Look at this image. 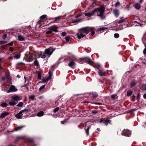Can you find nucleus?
<instances>
[{"instance_id":"f257e3e1","label":"nucleus","mask_w":146,"mask_h":146,"mask_svg":"<svg viewBox=\"0 0 146 146\" xmlns=\"http://www.w3.org/2000/svg\"><path fill=\"white\" fill-rule=\"evenodd\" d=\"M94 10L95 11V14L96 12L97 15L100 16L102 19L105 18V16L103 14L105 11L104 7L102 5L99 8L95 9Z\"/></svg>"},{"instance_id":"f03ea898","label":"nucleus","mask_w":146,"mask_h":146,"mask_svg":"<svg viewBox=\"0 0 146 146\" xmlns=\"http://www.w3.org/2000/svg\"><path fill=\"white\" fill-rule=\"evenodd\" d=\"M54 50V49L52 48L46 49L44 52L40 55L39 57L44 58L46 57V55L47 54L48 55V57H49Z\"/></svg>"},{"instance_id":"7ed1b4c3","label":"nucleus","mask_w":146,"mask_h":146,"mask_svg":"<svg viewBox=\"0 0 146 146\" xmlns=\"http://www.w3.org/2000/svg\"><path fill=\"white\" fill-rule=\"evenodd\" d=\"M38 53L36 52H30L29 54L26 53L25 54V56L28 61H32L33 59L37 57Z\"/></svg>"},{"instance_id":"20e7f679","label":"nucleus","mask_w":146,"mask_h":146,"mask_svg":"<svg viewBox=\"0 0 146 146\" xmlns=\"http://www.w3.org/2000/svg\"><path fill=\"white\" fill-rule=\"evenodd\" d=\"M76 61H77L78 62L81 64H82L85 62L88 63V64L90 65H91L93 63V61L90 58L88 57L80 58L78 60L76 59Z\"/></svg>"},{"instance_id":"39448f33","label":"nucleus","mask_w":146,"mask_h":146,"mask_svg":"<svg viewBox=\"0 0 146 146\" xmlns=\"http://www.w3.org/2000/svg\"><path fill=\"white\" fill-rule=\"evenodd\" d=\"M17 91L18 89L14 85H12L10 86L8 89L5 90H4V91L6 92L7 93H9L16 92Z\"/></svg>"},{"instance_id":"423d86ee","label":"nucleus","mask_w":146,"mask_h":146,"mask_svg":"<svg viewBox=\"0 0 146 146\" xmlns=\"http://www.w3.org/2000/svg\"><path fill=\"white\" fill-rule=\"evenodd\" d=\"M131 132L127 129H124L121 132V134L125 136L130 137L131 135Z\"/></svg>"},{"instance_id":"0eeeda50","label":"nucleus","mask_w":146,"mask_h":146,"mask_svg":"<svg viewBox=\"0 0 146 146\" xmlns=\"http://www.w3.org/2000/svg\"><path fill=\"white\" fill-rule=\"evenodd\" d=\"M80 31L86 35L88 34L90 31L89 27H86L81 28L79 30Z\"/></svg>"},{"instance_id":"6e6552de","label":"nucleus","mask_w":146,"mask_h":146,"mask_svg":"<svg viewBox=\"0 0 146 146\" xmlns=\"http://www.w3.org/2000/svg\"><path fill=\"white\" fill-rule=\"evenodd\" d=\"M76 59L75 58L71 60L68 64V66L72 68H74L75 67L76 64L74 61H76Z\"/></svg>"},{"instance_id":"1a4fd4ad","label":"nucleus","mask_w":146,"mask_h":146,"mask_svg":"<svg viewBox=\"0 0 146 146\" xmlns=\"http://www.w3.org/2000/svg\"><path fill=\"white\" fill-rule=\"evenodd\" d=\"M100 121V122H103L106 125H108V123H110L111 121L110 120H109L107 118H104L101 119Z\"/></svg>"},{"instance_id":"9d476101","label":"nucleus","mask_w":146,"mask_h":146,"mask_svg":"<svg viewBox=\"0 0 146 146\" xmlns=\"http://www.w3.org/2000/svg\"><path fill=\"white\" fill-rule=\"evenodd\" d=\"M76 35L78 38L80 39L84 37L86 35L79 31V32L76 34Z\"/></svg>"},{"instance_id":"9b49d317","label":"nucleus","mask_w":146,"mask_h":146,"mask_svg":"<svg viewBox=\"0 0 146 146\" xmlns=\"http://www.w3.org/2000/svg\"><path fill=\"white\" fill-rule=\"evenodd\" d=\"M49 75L48 77L45 78H43L42 79V82H47L50 79L52 78V74L51 73H50V71H49Z\"/></svg>"},{"instance_id":"f8f14e48","label":"nucleus","mask_w":146,"mask_h":146,"mask_svg":"<svg viewBox=\"0 0 146 146\" xmlns=\"http://www.w3.org/2000/svg\"><path fill=\"white\" fill-rule=\"evenodd\" d=\"M11 98L12 99L14 100L16 102L18 101H19L21 99L20 96L16 95L12 96Z\"/></svg>"},{"instance_id":"ddd939ff","label":"nucleus","mask_w":146,"mask_h":146,"mask_svg":"<svg viewBox=\"0 0 146 146\" xmlns=\"http://www.w3.org/2000/svg\"><path fill=\"white\" fill-rule=\"evenodd\" d=\"M48 29L49 30H51L52 32L53 31L57 32L58 31L57 30L58 27L56 26H52L49 27Z\"/></svg>"},{"instance_id":"4468645a","label":"nucleus","mask_w":146,"mask_h":146,"mask_svg":"<svg viewBox=\"0 0 146 146\" xmlns=\"http://www.w3.org/2000/svg\"><path fill=\"white\" fill-rule=\"evenodd\" d=\"M85 15L86 16H88V17H90L92 16L95 15V11L93 10L91 12L85 13Z\"/></svg>"},{"instance_id":"2eb2a0df","label":"nucleus","mask_w":146,"mask_h":146,"mask_svg":"<svg viewBox=\"0 0 146 146\" xmlns=\"http://www.w3.org/2000/svg\"><path fill=\"white\" fill-rule=\"evenodd\" d=\"M23 113L21 111L18 114L15 115V117L18 119H21L22 118V116L23 115Z\"/></svg>"},{"instance_id":"dca6fc26","label":"nucleus","mask_w":146,"mask_h":146,"mask_svg":"<svg viewBox=\"0 0 146 146\" xmlns=\"http://www.w3.org/2000/svg\"><path fill=\"white\" fill-rule=\"evenodd\" d=\"M9 104L10 105L13 106L16 105L17 102L14 100L12 99L9 102Z\"/></svg>"},{"instance_id":"f3484780","label":"nucleus","mask_w":146,"mask_h":146,"mask_svg":"<svg viewBox=\"0 0 146 146\" xmlns=\"http://www.w3.org/2000/svg\"><path fill=\"white\" fill-rule=\"evenodd\" d=\"M18 39L19 40L21 41H24L25 40V37L20 35H18Z\"/></svg>"},{"instance_id":"a211bd4d","label":"nucleus","mask_w":146,"mask_h":146,"mask_svg":"<svg viewBox=\"0 0 146 146\" xmlns=\"http://www.w3.org/2000/svg\"><path fill=\"white\" fill-rule=\"evenodd\" d=\"M9 114V113L8 112H5L2 113L0 117V118H3L5 116Z\"/></svg>"},{"instance_id":"6ab92c4d","label":"nucleus","mask_w":146,"mask_h":146,"mask_svg":"<svg viewBox=\"0 0 146 146\" xmlns=\"http://www.w3.org/2000/svg\"><path fill=\"white\" fill-rule=\"evenodd\" d=\"M113 12L115 17H117L119 15V12L118 10L116 9L114 10H113Z\"/></svg>"},{"instance_id":"aec40b11","label":"nucleus","mask_w":146,"mask_h":146,"mask_svg":"<svg viewBox=\"0 0 146 146\" xmlns=\"http://www.w3.org/2000/svg\"><path fill=\"white\" fill-rule=\"evenodd\" d=\"M44 114V112L43 111H41L38 113L36 114V115L37 116L40 117L42 116Z\"/></svg>"},{"instance_id":"412c9836","label":"nucleus","mask_w":146,"mask_h":146,"mask_svg":"<svg viewBox=\"0 0 146 146\" xmlns=\"http://www.w3.org/2000/svg\"><path fill=\"white\" fill-rule=\"evenodd\" d=\"M135 7L137 9H139L141 7V5L139 3H136L135 4Z\"/></svg>"},{"instance_id":"4be33fe9","label":"nucleus","mask_w":146,"mask_h":146,"mask_svg":"<svg viewBox=\"0 0 146 146\" xmlns=\"http://www.w3.org/2000/svg\"><path fill=\"white\" fill-rule=\"evenodd\" d=\"M111 98L113 100H115L117 98V96L116 94L112 95L111 96Z\"/></svg>"},{"instance_id":"5701e85b","label":"nucleus","mask_w":146,"mask_h":146,"mask_svg":"<svg viewBox=\"0 0 146 146\" xmlns=\"http://www.w3.org/2000/svg\"><path fill=\"white\" fill-rule=\"evenodd\" d=\"M90 128V126L88 127L87 128L85 127V129L86 131V132L87 135L89 134V130Z\"/></svg>"},{"instance_id":"b1692460","label":"nucleus","mask_w":146,"mask_h":146,"mask_svg":"<svg viewBox=\"0 0 146 146\" xmlns=\"http://www.w3.org/2000/svg\"><path fill=\"white\" fill-rule=\"evenodd\" d=\"M21 111L23 113H24L25 112L26 113H28L30 111L29 109L25 108L23 110H22Z\"/></svg>"},{"instance_id":"393cba45","label":"nucleus","mask_w":146,"mask_h":146,"mask_svg":"<svg viewBox=\"0 0 146 146\" xmlns=\"http://www.w3.org/2000/svg\"><path fill=\"white\" fill-rule=\"evenodd\" d=\"M94 28L93 27H89V29H90L92 31L91 35L93 36L95 34V32L93 31Z\"/></svg>"},{"instance_id":"a878e982","label":"nucleus","mask_w":146,"mask_h":146,"mask_svg":"<svg viewBox=\"0 0 146 146\" xmlns=\"http://www.w3.org/2000/svg\"><path fill=\"white\" fill-rule=\"evenodd\" d=\"M36 74L38 76V78L40 79L41 78V75L40 73L38 71H36Z\"/></svg>"},{"instance_id":"bb28decb","label":"nucleus","mask_w":146,"mask_h":146,"mask_svg":"<svg viewBox=\"0 0 146 146\" xmlns=\"http://www.w3.org/2000/svg\"><path fill=\"white\" fill-rule=\"evenodd\" d=\"M98 73L99 75L101 76L104 75V72L100 70H99L98 71Z\"/></svg>"},{"instance_id":"cd10ccee","label":"nucleus","mask_w":146,"mask_h":146,"mask_svg":"<svg viewBox=\"0 0 146 146\" xmlns=\"http://www.w3.org/2000/svg\"><path fill=\"white\" fill-rule=\"evenodd\" d=\"M133 92L132 90H130L127 91V96H129L132 94Z\"/></svg>"},{"instance_id":"c85d7f7f","label":"nucleus","mask_w":146,"mask_h":146,"mask_svg":"<svg viewBox=\"0 0 146 146\" xmlns=\"http://www.w3.org/2000/svg\"><path fill=\"white\" fill-rule=\"evenodd\" d=\"M14 57L17 59H18L20 58V54H16L14 55Z\"/></svg>"},{"instance_id":"c756f323","label":"nucleus","mask_w":146,"mask_h":146,"mask_svg":"<svg viewBox=\"0 0 146 146\" xmlns=\"http://www.w3.org/2000/svg\"><path fill=\"white\" fill-rule=\"evenodd\" d=\"M23 127V126H19L17 128H16L15 129V131H17L18 130H21L22 128Z\"/></svg>"},{"instance_id":"7c9ffc66","label":"nucleus","mask_w":146,"mask_h":146,"mask_svg":"<svg viewBox=\"0 0 146 146\" xmlns=\"http://www.w3.org/2000/svg\"><path fill=\"white\" fill-rule=\"evenodd\" d=\"M7 104L5 102L2 103L1 104V106L3 107H6L7 106Z\"/></svg>"},{"instance_id":"2f4dec72","label":"nucleus","mask_w":146,"mask_h":146,"mask_svg":"<svg viewBox=\"0 0 146 146\" xmlns=\"http://www.w3.org/2000/svg\"><path fill=\"white\" fill-rule=\"evenodd\" d=\"M23 104V103L22 102H21L19 103L17 105V106L19 107H22Z\"/></svg>"},{"instance_id":"473e14b6","label":"nucleus","mask_w":146,"mask_h":146,"mask_svg":"<svg viewBox=\"0 0 146 146\" xmlns=\"http://www.w3.org/2000/svg\"><path fill=\"white\" fill-rule=\"evenodd\" d=\"M92 95L93 97L95 98L98 96V94L96 92H93Z\"/></svg>"},{"instance_id":"72a5a7b5","label":"nucleus","mask_w":146,"mask_h":146,"mask_svg":"<svg viewBox=\"0 0 146 146\" xmlns=\"http://www.w3.org/2000/svg\"><path fill=\"white\" fill-rule=\"evenodd\" d=\"M136 84V83L134 82V81H133L130 83V86L131 87H133Z\"/></svg>"},{"instance_id":"f704fd0d","label":"nucleus","mask_w":146,"mask_h":146,"mask_svg":"<svg viewBox=\"0 0 146 146\" xmlns=\"http://www.w3.org/2000/svg\"><path fill=\"white\" fill-rule=\"evenodd\" d=\"M65 38L67 42H68L70 40V37L69 36H67L65 37Z\"/></svg>"},{"instance_id":"c9c22d12","label":"nucleus","mask_w":146,"mask_h":146,"mask_svg":"<svg viewBox=\"0 0 146 146\" xmlns=\"http://www.w3.org/2000/svg\"><path fill=\"white\" fill-rule=\"evenodd\" d=\"M34 63L36 66H38L39 65L38 61L37 60H36L35 61H34Z\"/></svg>"},{"instance_id":"e433bc0d","label":"nucleus","mask_w":146,"mask_h":146,"mask_svg":"<svg viewBox=\"0 0 146 146\" xmlns=\"http://www.w3.org/2000/svg\"><path fill=\"white\" fill-rule=\"evenodd\" d=\"M45 85H42V86H41L40 87V88H39V90L40 91H41L43 88H44V87H45Z\"/></svg>"},{"instance_id":"4c0bfd02","label":"nucleus","mask_w":146,"mask_h":146,"mask_svg":"<svg viewBox=\"0 0 146 146\" xmlns=\"http://www.w3.org/2000/svg\"><path fill=\"white\" fill-rule=\"evenodd\" d=\"M59 107H57L53 111L54 113H56L59 110Z\"/></svg>"},{"instance_id":"58836bf2","label":"nucleus","mask_w":146,"mask_h":146,"mask_svg":"<svg viewBox=\"0 0 146 146\" xmlns=\"http://www.w3.org/2000/svg\"><path fill=\"white\" fill-rule=\"evenodd\" d=\"M47 17L46 15H43L42 16H40V19H44V18H46Z\"/></svg>"},{"instance_id":"ea45409f","label":"nucleus","mask_w":146,"mask_h":146,"mask_svg":"<svg viewBox=\"0 0 146 146\" xmlns=\"http://www.w3.org/2000/svg\"><path fill=\"white\" fill-rule=\"evenodd\" d=\"M29 99H31L32 100H33L35 98V96L33 95H31V96H29Z\"/></svg>"},{"instance_id":"a19ab883","label":"nucleus","mask_w":146,"mask_h":146,"mask_svg":"<svg viewBox=\"0 0 146 146\" xmlns=\"http://www.w3.org/2000/svg\"><path fill=\"white\" fill-rule=\"evenodd\" d=\"M60 16H58V17H56L55 19V20H54V21H56L58 20H59V19H60Z\"/></svg>"},{"instance_id":"79ce46f5","label":"nucleus","mask_w":146,"mask_h":146,"mask_svg":"<svg viewBox=\"0 0 146 146\" xmlns=\"http://www.w3.org/2000/svg\"><path fill=\"white\" fill-rule=\"evenodd\" d=\"M114 36L115 38H118L119 36V35L118 33H115L114 35Z\"/></svg>"},{"instance_id":"37998d69","label":"nucleus","mask_w":146,"mask_h":146,"mask_svg":"<svg viewBox=\"0 0 146 146\" xmlns=\"http://www.w3.org/2000/svg\"><path fill=\"white\" fill-rule=\"evenodd\" d=\"M7 41H0V45L2 44L7 43Z\"/></svg>"},{"instance_id":"c03bdc74","label":"nucleus","mask_w":146,"mask_h":146,"mask_svg":"<svg viewBox=\"0 0 146 146\" xmlns=\"http://www.w3.org/2000/svg\"><path fill=\"white\" fill-rule=\"evenodd\" d=\"M80 21V20H75L72 21V23H75L77 22H79Z\"/></svg>"},{"instance_id":"a18cd8bd","label":"nucleus","mask_w":146,"mask_h":146,"mask_svg":"<svg viewBox=\"0 0 146 146\" xmlns=\"http://www.w3.org/2000/svg\"><path fill=\"white\" fill-rule=\"evenodd\" d=\"M67 33L66 32H62L61 33L62 35L63 36H65L66 35Z\"/></svg>"},{"instance_id":"49530a36","label":"nucleus","mask_w":146,"mask_h":146,"mask_svg":"<svg viewBox=\"0 0 146 146\" xmlns=\"http://www.w3.org/2000/svg\"><path fill=\"white\" fill-rule=\"evenodd\" d=\"M145 48L143 50V53L144 54H146V45H145Z\"/></svg>"},{"instance_id":"de8ad7c7","label":"nucleus","mask_w":146,"mask_h":146,"mask_svg":"<svg viewBox=\"0 0 146 146\" xmlns=\"http://www.w3.org/2000/svg\"><path fill=\"white\" fill-rule=\"evenodd\" d=\"M125 21V20L124 19H123V20H119L118 21V23L120 24V23H121Z\"/></svg>"},{"instance_id":"09e8293b","label":"nucleus","mask_w":146,"mask_h":146,"mask_svg":"<svg viewBox=\"0 0 146 146\" xmlns=\"http://www.w3.org/2000/svg\"><path fill=\"white\" fill-rule=\"evenodd\" d=\"M52 33V31L51 30H50L49 31H47L46 33L47 34H51Z\"/></svg>"},{"instance_id":"8fccbe9b","label":"nucleus","mask_w":146,"mask_h":146,"mask_svg":"<svg viewBox=\"0 0 146 146\" xmlns=\"http://www.w3.org/2000/svg\"><path fill=\"white\" fill-rule=\"evenodd\" d=\"M119 5V3L118 2H117L115 4V7H116Z\"/></svg>"},{"instance_id":"3c124183","label":"nucleus","mask_w":146,"mask_h":146,"mask_svg":"<svg viewBox=\"0 0 146 146\" xmlns=\"http://www.w3.org/2000/svg\"><path fill=\"white\" fill-rule=\"evenodd\" d=\"M142 89L144 90H145L146 89V84L142 86Z\"/></svg>"},{"instance_id":"603ef678","label":"nucleus","mask_w":146,"mask_h":146,"mask_svg":"<svg viewBox=\"0 0 146 146\" xmlns=\"http://www.w3.org/2000/svg\"><path fill=\"white\" fill-rule=\"evenodd\" d=\"M7 37V35L6 34H4L3 36V38L5 39Z\"/></svg>"},{"instance_id":"864d4df0","label":"nucleus","mask_w":146,"mask_h":146,"mask_svg":"<svg viewBox=\"0 0 146 146\" xmlns=\"http://www.w3.org/2000/svg\"><path fill=\"white\" fill-rule=\"evenodd\" d=\"M98 29L99 30L102 31L104 30L105 29V28L104 27H102L99 28Z\"/></svg>"},{"instance_id":"5fc2aeb1","label":"nucleus","mask_w":146,"mask_h":146,"mask_svg":"<svg viewBox=\"0 0 146 146\" xmlns=\"http://www.w3.org/2000/svg\"><path fill=\"white\" fill-rule=\"evenodd\" d=\"M92 113L95 114L98 113V111L96 110H94L92 111Z\"/></svg>"},{"instance_id":"6e6d98bb","label":"nucleus","mask_w":146,"mask_h":146,"mask_svg":"<svg viewBox=\"0 0 146 146\" xmlns=\"http://www.w3.org/2000/svg\"><path fill=\"white\" fill-rule=\"evenodd\" d=\"M132 98H133L132 101L133 102H134L135 101V96L134 94L133 95Z\"/></svg>"},{"instance_id":"4d7b16f0","label":"nucleus","mask_w":146,"mask_h":146,"mask_svg":"<svg viewBox=\"0 0 146 146\" xmlns=\"http://www.w3.org/2000/svg\"><path fill=\"white\" fill-rule=\"evenodd\" d=\"M14 58L13 56H11L9 57V58L10 59L12 60Z\"/></svg>"},{"instance_id":"13d9d810","label":"nucleus","mask_w":146,"mask_h":146,"mask_svg":"<svg viewBox=\"0 0 146 146\" xmlns=\"http://www.w3.org/2000/svg\"><path fill=\"white\" fill-rule=\"evenodd\" d=\"M9 50L13 52V49L12 47H10L9 48Z\"/></svg>"},{"instance_id":"bf43d9fd","label":"nucleus","mask_w":146,"mask_h":146,"mask_svg":"<svg viewBox=\"0 0 146 146\" xmlns=\"http://www.w3.org/2000/svg\"><path fill=\"white\" fill-rule=\"evenodd\" d=\"M143 96L145 99H146V94H144Z\"/></svg>"},{"instance_id":"052dcab7","label":"nucleus","mask_w":146,"mask_h":146,"mask_svg":"<svg viewBox=\"0 0 146 146\" xmlns=\"http://www.w3.org/2000/svg\"><path fill=\"white\" fill-rule=\"evenodd\" d=\"M7 45L12 46L13 45V43L12 42L9 43L8 44H7Z\"/></svg>"},{"instance_id":"680f3d73","label":"nucleus","mask_w":146,"mask_h":146,"mask_svg":"<svg viewBox=\"0 0 146 146\" xmlns=\"http://www.w3.org/2000/svg\"><path fill=\"white\" fill-rule=\"evenodd\" d=\"M29 141L31 142H33V140L32 139H29Z\"/></svg>"},{"instance_id":"e2e57ef3","label":"nucleus","mask_w":146,"mask_h":146,"mask_svg":"<svg viewBox=\"0 0 146 146\" xmlns=\"http://www.w3.org/2000/svg\"><path fill=\"white\" fill-rule=\"evenodd\" d=\"M96 105H102V104L101 103H96L95 104Z\"/></svg>"},{"instance_id":"0e129e2a","label":"nucleus","mask_w":146,"mask_h":146,"mask_svg":"<svg viewBox=\"0 0 146 146\" xmlns=\"http://www.w3.org/2000/svg\"><path fill=\"white\" fill-rule=\"evenodd\" d=\"M24 78L25 80V82H26V80H27L26 77L25 76L24 77Z\"/></svg>"},{"instance_id":"69168bd1","label":"nucleus","mask_w":146,"mask_h":146,"mask_svg":"<svg viewBox=\"0 0 146 146\" xmlns=\"http://www.w3.org/2000/svg\"><path fill=\"white\" fill-rule=\"evenodd\" d=\"M144 64H146V61H145V62H142Z\"/></svg>"},{"instance_id":"338daca9","label":"nucleus","mask_w":146,"mask_h":146,"mask_svg":"<svg viewBox=\"0 0 146 146\" xmlns=\"http://www.w3.org/2000/svg\"><path fill=\"white\" fill-rule=\"evenodd\" d=\"M138 24H139V25H140V26H141V25H143V24H141V23H138Z\"/></svg>"},{"instance_id":"774afa93","label":"nucleus","mask_w":146,"mask_h":146,"mask_svg":"<svg viewBox=\"0 0 146 146\" xmlns=\"http://www.w3.org/2000/svg\"><path fill=\"white\" fill-rule=\"evenodd\" d=\"M17 77H18L19 78H20V76L19 75H17Z\"/></svg>"}]
</instances>
